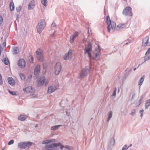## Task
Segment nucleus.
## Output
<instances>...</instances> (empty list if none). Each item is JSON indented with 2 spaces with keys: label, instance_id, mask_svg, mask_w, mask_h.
<instances>
[{
  "label": "nucleus",
  "instance_id": "obj_1",
  "mask_svg": "<svg viewBox=\"0 0 150 150\" xmlns=\"http://www.w3.org/2000/svg\"><path fill=\"white\" fill-rule=\"evenodd\" d=\"M106 23L108 25L107 28L108 31L110 32V26L111 29L114 30L115 29L116 27V23L113 21H111L109 16H107L106 17Z\"/></svg>",
  "mask_w": 150,
  "mask_h": 150
},
{
  "label": "nucleus",
  "instance_id": "obj_2",
  "mask_svg": "<svg viewBox=\"0 0 150 150\" xmlns=\"http://www.w3.org/2000/svg\"><path fill=\"white\" fill-rule=\"evenodd\" d=\"M45 26V21L44 19H42L38 22L37 26V32L40 34L43 30Z\"/></svg>",
  "mask_w": 150,
  "mask_h": 150
},
{
  "label": "nucleus",
  "instance_id": "obj_3",
  "mask_svg": "<svg viewBox=\"0 0 150 150\" xmlns=\"http://www.w3.org/2000/svg\"><path fill=\"white\" fill-rule=\"evenodd\" d=\"M92 45L90 42H88V44L87 47H86L84 49V53L87 54L89 57L90 60H91V53L92 50Z\"/></svg>",
  "mask_w": 150,
  "mask_h": 150
},
{
  "label": "nucleus",
  "instance_id": "obj_4",
  "mask_svg": "<svg viewBox=\"0 0 150 150\" xmlns=\"http://www.w3.org/2000/svg\"><path fill=\"white\" fill-rule=\"evenodd\" d=\"M122 14L125 16H132V8L130 7L127 6L123 9Z\"/></svg>",
  "mask_w": 150,
  "mask_h": 150
},
{
  "label": "nucleus",
  "instance_id": "obj_5",
  "mask_svg": "<svg viewBox=\"0 0 150 150\" xmlns=\"http://www.w3.org/2000/svg\"><path fill=\"white\" fill-rule=\"evenodd\" d=\"M32 142H20L18 144V147L20 149H25L27 147H28V149L29 148V146L33 144Z\"/></svg>",
  "mask_w": 150,
  "mask_h": 150
},
{
  "label": "nucleus",
  "instance_id": "obj_6",
  "mask_svg": "<svg viewBox=\"0 0 150 150\" xmlns=\"http://www.w3.org/2000/svg\"><path fill=\"white\" fill-rule=\"evenodd\" d=\"M91 65L88 67L86 66L84 69L82 70L81 72L80 73V76L81 78L85 77L87 75V73L91 69Z\"/></svg>",
  "mask_w": 150,
  "mask_h": 150
},
{
  "label": "nucleus",
  "instance_id": "obj_7",
  "mask_svg": "<svg viewBox=\"0 0 150 150\" xmlns=\"http://www.w3.org/2000/svg\"><path fill=\"white\" fill-rule=\"evenodd\" d=\"M62 66L60 63H57L54 67V74L58 75L60 73L61 69Z\"/></svg>",
  "mask_w": 150,
  "mask_h": 150
},
{
  "label": "nucleus",
  "instance_id": "obj_8",
  "mask_svg": "<svg viewBox=\"0 0 150 150\" xmlns=\"http://www.w3.org/2000/svg\"><path fill=\"white\" fill-rule=\"evenodd\" d=\"M98 48H96L95 51L93 52V54H95V58H93V59H96V58H97V59H98L101 54L100 46H98Z\"/></svg>",
  "mask_w": 150,
  "mask_h": 150
},
{
  "label": "nucleus",
  "instance_id": "obj_9",
  "mask_svg": "<svg viewBox=\"0 0 150 150\" xmlns=\"http://www.w3.org/2000/svg\"><path fill=\"white\" fill-rule=\"evenodd\" d=\"M18 66L21 69L24 68L25 65V62L24 59H21L18 62L17 64Z\"/></svg>",
  "mask_w": 150,
  "mask_h": 150
},
{
  "label": "nucleus",
  "instance_id": "obj_10",
  "mask_svg": "<svg viewBox=\"0 0 150 150\" xmlns=\"http://www.w3.org/2000/svg\"><path fill=\"white\" fill-rule=\"evenodd\" d=\"M23 91L27 93H33L34 92L35 90L32 86H29L23 88Z\"/></svg>",
  "mask_w": 150,
  "mask_h": 150
},
{
  "label": "nucleus",
  "instance_id": "obj_11",
  "mask_svg": "<svg viewBox=\"0 0 150 150\" xmlns=\"http://www.w3.org/2000/svg\"><path fill=\"white\" fill-rule=\"evenodd\" d=\"M78 33L76 31L74 33L72 34L71 37L70 39V42L71 43H72L74 42V39L78 36Z\"/></svg>",
  "mask_w": 150,
  "mask_h": 150
},
{
  "label": "nucleus",
  "instance_id": "obj_12",
  "mask_svg": "<svg viewBox=\"0 0 150 150\" xmlns=\"http://www.w3.org/2000/svg\"><path fill=\"white\" fill-rule=\"evenodd\" d=\"M144 57V62L150 59V47L149 48L146 52Z\"/></svg>",
  "mask_w": 150,
  "mask_h": 150
},
{
  "label": "nucleus",
  "instance_id": "obj_13",
  "mask_svg": "<svg viewBox=\"0 0 150 150\" xmlns=\"http://www.w3.org/2000/svg\"><path fill=\"white\" fill-rule=\"evenodd\" d=\"M149 38L148 36H146L142 40V46H146L148 44Z\"/></svg>",
  "mask_w": 150,
  "mask_h": 150
},
{
  "label": "nucleus",
  "instance_id": "obj_14",
  "mask_svg": "<svg viewBox=\"0 0 150 150\" xmlns=\"http://www.w3.org/2000/svg\"><path fill=\"white\" fill-rule=\"evenodd\" d=\"M72 54V50H69L67 53H66L64 56V59L66 60H68L69 59V57Z\"/></svg>",
  "mask_w": 150,
  "mask_h": 150
},
{
  "label": "nucleus",
  "instance_id": "obj_15",
  "mask_svg": "<svg viewBox=\"0 0 150 150\" xmlns=\"http://www.w3.org/2000/svg\"><path fill=\"white\" fill-rule=\"evenodd\" d=\"M35 1L34 0H33L29 3L28 6V9L29 10L32 9L35 7Z\"/></svg>",
  "mask_w": 150,
  "mask_h": 150
},
{
  "label": "nucleus",
  "instance_id": "obj_16",
  "mask_svg": "<svg viewBox=\"0 0 150 150\" xmlns=\"http://www.w3.org/2000/svg\"><path fill=\"white\" fill-rule=\"evenodd\" d=\"M56 89V87L55 86H51L48 88L47 92L50 94L51 93L54 92Z\"/></svg>",
  "mask_w": 150,
  "mask_h": 150
},
{
  "label": "nucleus",
  "instance_id": "obj_17",
  "mask_svg": "<svg viewBox=\"0 0 150 150\" xmlns=\"http://www.w3.org/2000/svg\"><path fill=\"white\" fill-rule=\"evenodd\" d=\"M40 71V66L39 65L38 66L37 65V67H35L34 70V75L36 76H38Z\"/></svg>",
  "mask_w": 150,
  "mask_h": 150
},
{
  "label": "nucleus",
  "instance_id": "obj_18",
  "mask_svg": "<svg viewBox=\"0 0 150 150\" xmlns=\"http://www.w3.org/2000/svg\"><path fill=\"white\" fill-rule=\"evenodd\" d=\"M45 81V78H40L38 81V85L39 86H42L44 83Z\"/></svg>",
  "mask_w": 150,
  "mask_h": 150
},
{
  "label": "nucleus",
  "instance_id": "obj_19",
  "mask_svg": "<svg viewBox=\"0 0 150 150\" xmlns=\"http://www.w3.org/2000/svg\"><path fill=\"white\" fill-rule=\"evenodd\" d=\"M8 83L10 85L13 86L15 84V81L12 77H8Z\"/></svg>",
  "mask_w": 150,
  "mask_h": 150
},
{
  "label": "nucleus",
  "instance_id": "obj_20",
  "mask_svg": "<svg viewBox=\"0 0 150 150\" xmlns=\"http://www.w3.org/2000/svg\"><path fill=\"white\" fill-rule=\"evenodd\" d=\"M115 144V139L114 137L111 138L110 140V142L108 144V146L110 147L113 146Z\"/></svg>",
  "mask_w": 150,
  "mask_h": 150
},
{
  "label": "nucleus",
  "instance_id": "obj_21",
  "mask_svg": "<svg viewBox=\"0 0 150 150\" xmlns=\"http://www.w3.org/2000/svg\"><path fill=\"white\" fill-rule=\"evenodd\" d=\"M26 119V116L25 115H20L18 116V119L21 121H23Z\"/></svg>",
  "mask_w": 150,
  "mask_h": 150
},
{
  "label": "nucleus",
  "instance_id": "obj_22",
  "mask_svg": "<svg viewBox=\"0 0 150 150\" xmlns=\"http://www.w3.org/2000/svg\"><path fill=\"white\" fill-rule=\"evenodd\" d=\"M144 77L145 75H144L141 78L138 83L139 85L141 86L144 80Z\"/></svg>",
  "mask_w": 150,
  "mask_h": 150
},
{
  "label": "nucleus",
  "instance_id": "obj_23",
  "mask_svg": "<svg viewBox=\"0 0 150 150\" xmlns=\"http://www.w3.org/2000/svg\"><path fill=\"white\" fill-rule=\"evenodd\" d=\"M9 6L10 9L11 11H12L14 10L15 6L13 1L11 2L10 3Z\"/></svg>",
  "mask_w": 150,
  "mask_h": 150
},
{
  "label": "nucleus",
  "instance_id": "obj_24",
  "mask_svg": "<svg viewBox=\"0 0 150 150\" xmlns=\"http://www.w3.org/2000/svg\"><path fill=\"white\" fill-rule=\"evenodd\" d=\"M125 26V25L124 24H120L118 25L117 27L116 30H119L120 29L123 28Z\"/></svg>",
  "mask_w": 150,
  "mask_h": 150
},
{
  "label": "nucleus",
  "instance_id": "obj_25",
  "mask_svg": "<svg viewBox=\"0 0 150 150\" xmlns=\"http://www.w3.org/2000/svg\"><path fill=\"white\" fill-rule=\"evenodd\" d=\"M150 106V99L147 100L145 103V109H147Z\"/></svg>",
  "mask_w": 150,
  "mask_h": 150
},
{
  "label": "nucleus",
  "instance_id": "obj_26",
  "mask_svg": "<svg viewBox=\"0 0 150 150\" xmlns=\"http://www.w3.org/2000/svg\"><path fill=\"white\" fill-rule=\"evenodd\" d=\"M13 54H16L19 52L18 48L17 47H14L13 50Z\"/></svg>",
  "mask_w": 150,
  "mask_h": 150
},
{
  "label": "nucleus",
  "instance_id": "obj_27",
  "mask_svg": "<svg viewBox=\"0 0 150 150\" xmlns=\"http://www.w3.org/2000/svg\"><path fill=\"white\" fill-rule=\"evenodd\" d=\"M62 125H55L51 127V129L53 130H55L58 129L60 127L62 126Z\"/></svg>",
  "mask_w": 150,
  "mask_h": 150
},
{
  "label": "nucleus",
  "instance_id": "obj_28",
  "mask_svg": "<svg viewBox=\"0 0 150 150\" xmlns=\"http://www.w3.org/2000/svg\"><path fill=\"white\" fill-rule=\"evenodd\" d=\"M64 150H73V148L72 147L67 145L64 146Z\"/></svg>",
  "mask_w": 150,
  "mask_h": 150
},
{
  "label": "nucleus",
  "instance_id": "obj_29",
  "mask_svg": "<svg viewBox=\"0 0 150 150\" xmlns=\"http://www.w3.org/2000/svg\"><path fill=\"white\" fill-rule=\"evenodd\" d=\"M2 61L6 65H8L9 62L8 59L7 58H4L3 60H2Z\"/></svg>",
  "mask_w": 150,
  "mask_h": 150
},
{
  "label": "nucleus",
  "instance_id": "obj_30",
  "mask_svg": "<svg viewBox=\"0 0 150 150\" xmlns=\"http://www.w3.org/2000/svg\"><path fill=\"white\" fill-rule=\"evenodd\" d=\"M41 3L45 6H46L47 5V0H41Z\"/></svg>",
  "mask_w": 150,
  "mask_h": 150
},
{
  "label": "nucleus",
  "instance_id": "obj_31",
  "mask_svg": "<svg viewBox=\"0 0 150 150\" xmlns=\"http://www.w3.org/2000/svg\"><path fill=\"white\" fill-rule=\"evenodd\" d=\"M112 111H110L109 112V115L107 119V121H109L112 116Z\"/></svg>",
  "mask_w": 150,
  "mask_h": 150
},
{
  "label": "nucleus",
  "instance_id": "obj_32",
  "mask_svg": "<svg viewBox=\"0 0 150 150\" xmlns=\"http://www.w3.org/2000/svg\"><path fill=\"white\" fill-rule=\"evenodd\" d=\"M36 57L38 59V60L42 61L43 60V55L42 54L40 55H38L36 56Z\"/></svg>",
  "mask_w": 150,
  "mask_h": 150
},
{
  "label": "nucleus",
  "instance_id": "obj_33",
  "mask_svg": "<svg viewBox=\"0 0 150 150\" xmlns=\"http://www.w3.org/2000/svg\"><path fill=\"white\" fill-rule=\"evenodd\" d=\"M113 94L112 95V97H115L116 96V92L117 91V88L116 87L114 88L113 89Z\"/></svg>",
  "mask_w": 150,
  "mask_h": 150
},
{
  "label": "nucleus",
  "instance_id": "obj_34",
  "mask_svg": "<svg viewBox=\"0 0 150 150\" xmlns=\"http://www.w3.org/2000/svg\"><path fill=\"white\" fill-rule=\"evenodd\" d=\"M143 98H144V97H143V95H142L141 96L140 99L139 100V104H138V105H137L136 107H138L139 105L141 103V102L143 100Z\"/></svg>",
  "mask_w": 150,
  "mask_h": 150
},
{
  "label": "nucleus",
  "instance_id": "obj_35",
  "mask_svg": "<svg viewBox=\"0 0 150 150\" xmlns=\"http://www.w3.org/2000/svg\"><path fill=\"white\" fill-rule=\"evenodd\" d=\"M22 7L21 5L19 6L18 7L16 8V10L17 12H19L21 9Z\"/></svg>",
  "mask_w": 150,
  "mask_h": 150
},
{
  "label": "nucleus",
  "instance_id": "obj_36",
  "mask_svg": "<svg viewBox=\"0 0 150 150\" xmlns=\"http://www.w3.org/2000/svg\"><path fill=\"white\" fill-rule=\"evenodd\" d=\"M127 113V110L126 109L124 111H121V114L122 115H125Z\"/></svg>",
  "mask_w": 150,
  "mask_h": 150
},
{
  "label": "nucleus",
  "instance_id": "obj_37",
  "mask_svg": "<svg viewBox=\"0 0 150 150\" xmlns=\"http://www.w3.org/2000/svg\"><path fill=\"white\" fill-rule=\"evenodd\" d=\"M20 77L22 80H24L25 79V77L24 75L22 73H20L19 74Z\"/></svg>",
  "mask_w": 150,
  "mask_h": 150
},
{
  "label": "nucleus",
  "instance_id": "obj_38",
  "mask_svg": "<svg viewBox=\"0 0 150 150\" xmlns=\"http://www.w3.org/2000/svg\"><path fill=\"white\" fill-rule=\"evenodd\" d=\"M135 109H132L131 113L130 114L133 116H134L135 115Z\"/></svg>",
  "mask_w": 150,
  "mask_h": 150
},
{
  "label": "nucleus",
  "instance_id": "obj_39",
  "mask_svg": "<svg viewBox=\"0 0 150 150\" xmlns=\"http://www.w3.org/2000/svg\"><path fill=\"white\" fill-rule=\"evenodd\" d=\"M36 56L38 55H40V54L41 55V54H42L41 52V50L40 49L39 50H37L36 52Z\"/></svg>",
  "mask_w": 150,
  "mask_h": 150
},
{
  "label": "nucleus",
  "instance_id": "obj_40",
  "mask_svg": "<svg viewBox=\"0 0 150 150\" xmlns=\"http://www.w3.org/2000/svg\"><path fill=\"white\" fill-rule=\"evenodd\" d=\"M8 92L10 94H11L12 95L15 96V95H16V93L15 92L13 91H11L9 90H8Z\"/></svg>",
  "mask_w": 150,
  "mask_h": 150
},
{
  "label": "nucleus",
  "instance_id": "obj_41",
  "mask_svg": "<svg viewBox=\"0 0 150 150\" xmlns=\"http://www.w3.org/2000/svg\"><path fill=\"white\" fill-rule=\"evenodd\" d=\"M14 142V141L13 139H11L8 142V145H10L13 144Z\"/></svg>",
  "mask_w": 150,
  "mask_h": 150
},
{
  "label": "nucleus",
  "instance_id": "obj_42",
  "mask_svg": "<svg viewBox=\"0 0 150 150\" xmlns=\"http://www.w3.org/2000/svg\"><path fill=\"white\" fill-rule=\"evenodd\" d=\"M3 83L1 75L0 74V85H2Z\"/></svg>",
  "mask_w": 150,
  "mask_h": 150
},
{
  "label": "nucleus",
  "instance_id": "obj_43",
  "mask_svg": "<svg viewBox=\"0 0 150 150\" xmlns=\"http://www.w3.org/2000/svg\"><path fill=\"white\" fill-rule=\"evenodd\" d=\"M3 17L2 16H0V26L1 25L3 22Z\"/></svg>",
  "mask_w": 150,
  "mask_h": 150
},
{
  "label": "nucleus",
  "instance_id": "obj_44",
  "mask_svg": "<svg viewBox=\"0 0 150 150\" xmlns=\"http://www.w3.org/2000/svg\"><path fill=\"white\" fill-rule=\"evenodd\" d=\"M127 146L126 145H125L124 146L122 147V150H126L128 149V148H127Z\"/></svg>",
  "mask_w": 150,
  "mask_h": 150
},
{
  "label": "nucleus",
  "instance_id": "obj_45",
  "mask_svg": "<svg viewBox=\"0 0 150 150\" xmlns=\"http://www.w3.org/2000/svg\"><path fill=\"white\" fill-rule=\"evenodd\" d=\"M42 72L43 74H45L46 72V69H43Z\"/></svg>",
  "mask_w": 150,
  "mask_h": 150
},
{
  "label": "nucleus",
  "instance_id": "obj_46",
  "mask_svg": "<svg viewBox=\"0 0 150 150\" xmlns=\"http://www.w3.org/2000/svg\"><path fill=\"white\" fill-rule=\"evenodd\" d=\"M50 139H47L45 140L46 142V144H49V143H50Z\"/></svg>",
  "mask_w": 150,
  "mask_h": 150
},
{
  "label": "nucleus",
  "instance_id": "obj_47",
  "mask_svg": "<svg viewBox=\"0 0 150 150\" xmlns=\"http://www.w3.org/2000/svg\"><path fill=\"white\" fill-rule=\"evenodd\" d=\"M56 25V24L55 23H54V22H53L52 24H51V26L52 27H55Z\"/></svg>",
  "mask_w": 150,
  "mask_h": 150
},
{
  "label": "nucleus",
  "instance_id": "obj_48",
  "mask_svg": "<svg viewBox=\"0 0 150 150\" xmlns=\"http://www.w3.org/2000/svg\"><path fill=\"white\" fill-rule=\"evenodd\" d=\"M50 140V143L51 142H55V140L54 139H52Z\"/></svg>",
  "mask_w": 150,
  "mask_h": 150
},
{
  "label": "nucleus",
  "instance_id": "obj_49",
  "mask_svg": "<svg viewBox=\"0 0 150 150\" xmlns=\"http://www.w3.org/2000/svg\"><path fill=\"white\" fill-rule=\"evenodd\" d=\"M59 146H60V149H61L62 150L64 148V146L63 145H62L61 144V145H60Z\"/></svg>",
  "mask_w": 150,
  "mask_h": 150
},
{
  "label": "nucleus",
  "instance_id": "obj_50",
  "mask_svg": "<svg viewBox=\"0 0 150 150\" xmlns=\"http://www.w3.org/2000/svg\"><path fill=\"white\" fill-rule=\"evenodd\" d=\"M46 65L45 64H43V69H46Z\"/></svg>",
  "mask_w": 150,
  "mask_h": 150
},
{
  "label": "nucleus",
  "instance_id": "obj_51",
  "mask_svg": "<svg viewBox=\"0 0 150 150\" xmlns=\"http://www.w3.org/2000/svg\"><path fill=\"white\" fill-rule=\"evenodd\" d=\"M3 46L5 48L6 47V42H4L3 43Z\"/></svg>",
  "mask_w": 150,
  "mask_h": 150
},
{
  "label": "nucleus",
  "instance_id": "obj_52",
  "mask_svg": "<svg viewBox=\"0 0 150 150\" xmlns=\"http://www.w3.org/2000/svg\"><path fill=\"white\" fill-rule=\"evenodd\" d=\"M131 40H128V42H127L126 43H125V45H128L129 43H130V42H131Z\"/></svg>",
  "mask_w": 150,
  "mask_h": 150
},
{
  "label": "nucleus",
  "instance_id": "obj_53",
  "mask_svg": "<svg viewBox=\"0 0 150 150\" xmlns=\"http://www.w3.org/2000/svg\"><path fill=\"white\" fill-rule=\"evenodd\" d=\"M1 49H2L1 45H0V56L1 55Z\"/></svg>",
  "mask_w": 150,
  "mask_h": 150
},
{
  "label": "nucleus",
  "instance_id": "obj_54",
  "mask_svg": "<svg viewBox=\"0 0 150 150\" xmlns=\"http://www.w3.org/2000/svg\"><path fill=\"white\" fill-rule=\"evenodd\" d=\"M31 62H33V56H31Z\"/></svg>",
  "mask_w": 150,
  "mask_h": 150
},
{
  "label": "nucleus",
  "instance_id": "obj_55",
  "mask_svg": "<svg viewBox=\"0 0 150 150\" xmlns=\"http://www.w3.org/2000/svg\"><path fill=\"white\" fill-rule=\"evenodd\" d=\"M42 143L43 144H47L45 140L43 141L42 142Z\"/></svg>",
  "mask_w": 150,
  "mask_h": 150
},
{
  "label": "nucleus",
  "instance_id": "obj_56",
  "mask_svg": "<svg viewBox=\"0 0 150 150\" xmlns=\"http://www.w3.org/2000/svg\"><path fill=\"white\" fill-rule=\"evenodd\" d=\"M135 93H134L133 94L132 96V99L133 98H134V97L135 96Z\"/></svg>",
  "mask_w": 150,
  "mask_h": 150
},
{
  "label": "nucleus",
  "instance_id": "obj_57",
  "mask_svg": "<svg viewBox=\"0 0 150 150\" xmlns=\"http://www.w3.org/2000/svg\"><path fill=\"white\" fill-rule=\"evenodd\" d=\"M143 111H144V110H139V112L140 114H141V113H142V112H143Z\"/></svg>",
  "mask_w": 150,
  "mask_h": 150
},
{
  "label": "nucleus",
  "instance_id": "obj_58",
  "mask_svg": "<svg viewBox=\"0 0 150 150\" xmlns=\"http://www.w3.org/2000/svg\"><path fill=\"white\" fill-rule=\"evenodd\" d=\"M67 115L69 116V113L67 112V111H66Z\"/></svg>",
  "mask_w": 150,
  "mask_h": 150
},
{
  "label": "nucleus",
  "instance_id": "obj_59",
  "mask_svg": "<svg viewBox=\"0 0 150 150\" xmlns=\"http://www.w3.org/2000/svg\"><path fill=\"white\" fill-rule=\"evenodd\" d=\"M18 15H17V18H16V20L18 21H19V18L18 17Z\"/></svg>",
  "mask_w": 150,
  "mask_h": 150
},
{
  "label": "nucleus",
  "instance_id": "obj_60",
  "mask_svg": "<svg viewBox=\"0 0 150 150\" xmlns=\"http://www.w3.org/2000/svg\"><path fill=\"white\" fill-rule=\"evenodd\" d=\"M143 116V112H142L141 114L140 117H141V118H142Z\"/></svg>",
  "mask_w": 150,
  "mask_h": 150
},
{
  "label": "nucleus",
  "instance_id": "obj_61",
  "mask_svg": "<svg viewBox=\"0 0 150 150\" xmlns=\"http://www.w3.org/2000/svg\"><path fill=\"white\" fill-rule=\"evenodd\" d=\"M87 40V39H86V38H84V39H83V42H84V41H86Z\"/></svg>",
  "mask_w": 150,
  "mask_h": 150
},
{
  "label": "nucleus",
  "instance_id": "obj_62",
  "mask_svg": "<svg viewBox=\"0 0 150 150\" xmlns=\"http://www.w3.org/2000/svg\"><path fill=\"white\" fill-rule=\"evenodd\" d=\"M132 144H130V145L127 148H128V149L129 147L131 146H132Z\"/></svg>",
  "mask_w": 150,
  "mask_h": 150
},
{
  "label": "nucleus",
  "instance_id": "obj_63",
  "mask_svg": "<svg viewBox=\"0 0 150 150\" xmlns=\"http://www.w3.org/2000/svg\"><path fill=\"white\" fill-rule=\"evenodd\" d=\"M138 104H139V103H136V107H136L137 105H138Z\"/></svg>",
  "mask_w": 150,
  "mask_h": 150
},
{
  "label": "nucleus",
  "instance_id": "obj_64",
  "mask_svg": "<svg viewBox=\"0 0 150 150\" xmlns=\"http://www.w3.org/2000/svg\"><path fill=\"white\" fill-rule=\"evenodd\" d=\"M148 44H149L148 45H150V42H149Z\"/></svg>",
  "mask_w": 150,
  "mask_h": 150
}]
</instances>
